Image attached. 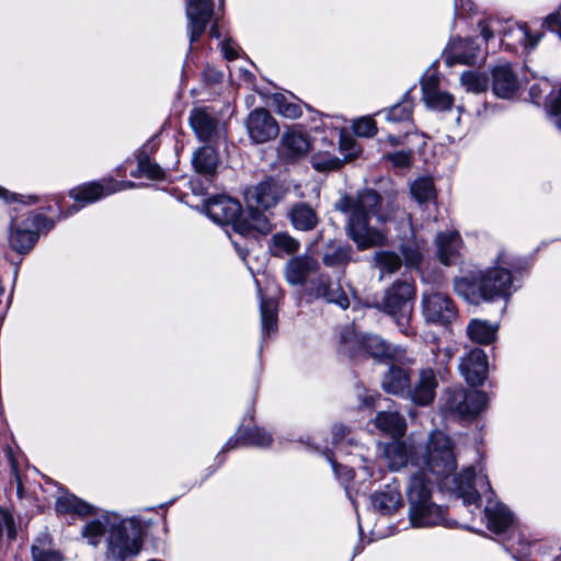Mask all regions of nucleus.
I'll return each instance as SVG.
<instances>
[{"mask_svg":"<svg viewBox=\"0 0 561 561\" xmlns=\"http://www.w3.org/2000/svg\"><path fill=\"white\" fill-rule=\"evenodd\" d=\"M336 208L347 216V234L359 250L385 244L386 236L371 227L369 220L375 217L380 224L392 220L400 210L396 198H382L376 191L366 188L355 196H344Z\"/></svg>","mask_w":561,"mask_h":561,"instance_id":"1","label":"nucleus"},{"mask_svg":"<svg viewBox=\"0 0 561 561\" xmlns=\"http://www.w3.org/2000/svg\"><path fill=\"white\" fill-rule=\"evenodd\" d=\"M453 493L462 499L465 505H476L481 496H484L486 504L484 516L488 528L495 533H504L513 524V513L500 501L491 488L485 468L482 463L470 466L463 469L458 477L453 479Z\"/></svg>","mask_w":561,"mask_h":561,"instance_id":"2","label":"nucleus"},{"mask_svg":"<svg viewBox=\"0 0 561 561\" xmlns=\"http://www.w3.org/2000/svg\"><path fill=\"white\" fill-rule=\"evenodd\" d=\"M107 534V558L114 561L137 554L141 547V526L136 518H123L116 513H106L85 524L82 536L96 546Z\"/></svg>","mask_w":561,"mask_h":561,"instance_id":"3","label":"nucleus"},{"mask_svg":"<svg viewBox=\"0 0 561 561\" xmlns=\"http://www.w3.org/2000/svg\"><path fill=\"white\" fill-rule=\"evenodd\" d=\"M454 289L466 301L479 305L481 301H492L497 298L507 300L516 287L508 268L494 266L455 278Z\"/></svg>","mask_w":561,"mask_h":561,"instance_id":"4","label":"nucleus"},{"mask_svg":"<svg viewBox=\"0 0 561 561\" xmlns=\"http://www.w3.org/2000/svg\"><path fill=\"white\" fill-rule=\"evenodd\" d=\"M206 214L218 225H231L232 229L242 236H247L253 230L260 233H266L271 230L265 214L248 208L243 213L240 203L226 195L210 198L206 204Z\"/></svg>","mask_w":561,"mask_h":561,"instance_id":"5","label":"nucleus"},{"mask_svg":"<svg viewBox=\"0 0 561 561\" xmlns=\"http://www.w3.org/2000/svg\"><path fill=\"white\" fill-rule=\"evenodd\" d=\"M432 482L422 470L411 474L407 486L409 519L413 527L451 526L442 506L432 501Z\"/></svg>","mask_w":561,"mask_h":561,"instance_id":"6","label":"nucleus"},{"mask_svg":"<svg viewBox=\"0 0 561 561\" xmlns=\"http://www.w3.org/2000/svg\"><path fill=\"white\" fill-rule=\"evenodd\" d=\"M341 352L351 358L358 357L362 352L379 362H397L404 357L405 351L398 345H392L377 334L359 336L351 329H345L340 334Z\"/></svg>","mask_w":561,"mask_h":561,"instance_id":"7","label":"nucleus"},{"mask_svg":"<svg viewBox=\"0 0 561 561\" xmlns=\"http://www.w3.org/2000/svg\"><path fill=\"white\" fill-rule=\"evenodd\" d=\"M54 221L43 214L27 211L12 217L8 229L9 247L19 254L28 253L37 243L42 231H49Z\"/></svg>","mask_w":561,"mask_h":561,"instance_id":"8","label":"nucleus"},{"mask_svg":"<svg viewBox=\"0 0 561 561\" xmlns=\"http://www.w3.org/2000/svg\"><path fill=\"white\" fill-rule=\"evenodd\" d=\"M426 469L437 479L444 482V486L453 493V479L449 474L456 469V458L453 451V445L448 436L440 431L431 433L426 453L424 457ZM460 473L456 474L458 477Z\"/></svg>","mask_w":561,"mask_h":561,"instance_id":"9","label":"nucleus"},{"mask_svg":"<svg viewBox=\"0 0 561 561\" xmlns=\"http://www.w3.org/2000/svg\"><path fill=\"white\" fill-rule=\"evenodd\" d=\"M415 298L414 284L409 280H396L386 291L380 309L389 314L400 331L409 335V323L413 313Z\"/></svg>","mask_w":561,"mask_h":561,"instance_id":"10","label":"nucleus"},{"mask_svg":"<svg viewBox=\"0 0 561 561\" xmlns=\"http://www.w3.org/2000/svg\"><path fill=\"white\" fill-rule=\"evenodd\" d=\"M421 313L426 324L448 327L456 320L458 309L447 294L428 289L421 296Z\"/></svg>","mask_w":561,"mask_h":561,"instance_id":"11","label":"nucleus"},{"mask_svg":"<svg viewBox=\"0 0 561 561\" xmlns=\"http://www.w3.org/2000/svg\"><path fill=\"white\" fill-rule=\"evenodd\" d=\"M488 403V397L483 391L454 389L447 393L446 409L460 417L477 416Z\"/></svg>","mask_w":561,"mask_h":561,"instance_id":"12","label":"nucleus"},{"mask_svg":"<svg viewBox=\"0 0 561 561\" xmlns=\"http://www.w3.org/2000/svg\"><path fill=\"white\" fill-rule=\"evenodd\" d=\"M286 187L275 179L262 181L256 186L249 188L245 193V199L249 210H263L276 206L286 193Z\"/></svg>","mask_w":561,"mask_h":561,"instance_id":"13","label":"nucleus"},{"mask_svg":"<svg viewBox=\"0 0 561 561\" xmlns=\"http://www.w3.org/2000/svg\"><path fill=\"white\" fill-rule=\"evenodd\" d=\"M187 30L191 45L199 39L214 14L213 0H186Z\"/></svg>","mask_w":561,"mask_h":561,"instance_id":"14","label":"nucleus"},{"mask_svg":"<svg viewBox=\"0 0 561 561\" xmlns=\"http://www.w3.org/2000/svg\"><path fill=\"white\" fill-rule=\"evenodd\" d=\"M310 294L316 299L334 304L344 310L350 307V299L340 283V278L333 280L328 274H320L310 282Z\"/></svg>","mask_w":561,"mask_h":561,"instance_id":"15","label":"nucleus"},{"mask_svg":"<svg viewBox=\"0 0 561 561\" xmlns=\"http://www.w3.org/2000/svg\"><path fill=\"white\" fill-rule=\"evenodd\" d=\"M247 129L250 138L256 144L274 139L279 131L276 121L265 108H255L250 113Z\"/></svg>","mask_w":561,"mask_h":561,"instance_id":"16","label":"nucleus"},{"mask_svg":"<svg viewBox=\"0 0 561 561\" xmlns=\"http://www.w3.org/2000/svg\"><path fill=\"white\" fill-rule=\"evenodd\" d=\"M546 92H549L545 102L547 114L552 124L561 131V87L552 89L547 79H541L530 87L529 96L533 103L539 104Z\"/></svg>","mask_w":561,"mask_h":561,"instance_id":"17","label":"nucleus"},{"mask_svg":"<svg viewBox=\"0 0 561 561\" xmlns=\"http://www.w3.org/2000/svg\"><path fill=\"white\" fill-rule=\"evenodd\" d=\"M437 387L438 381L436 373L432 367H425L420 369L414 382H410L407 397H409L413 403L426 407L434 401Z\"/></svg>","mask_w":561,"mask_h":561,"instance_id":"18","label":"nucleus"},{"mask_svg":"<svg viewBox=\"0 0 561 561\" xmlns=\"http://www.w3.org/2000/svg\"><path fill=\"white\" fill-rule=\"evenodd\" d=\"M488 357L481 348H473L459 363V370L471 386H480L488 377Z\"/></svg>","mask_w":561,"mask_h":561,"instance_id":"19","label":"nucleus"},{"mask_svg":"<svg viewBox=\"0 0 561 561\" xmlns=\"http://www.w3.org/2000/svg\"><path fill=\"white\" fill-rule=\"evenodd\" d=\"M188 119L192 129L201 141H213L218 135V119L209 108L196 107L192 110Z\"/></svg>","mask_w":561,"mask_h":561,"instance_id":"20","label":"nucleus"},{"mask_svg":"<svg viewBox=\"0 0 561 561\" xmlns=\"http://www.w3.org/2000/svg\"><path fill=\"white\" fill-rule=\"evenodd\" d=\"M438 84L439 79L435 75H431L421 81L423 101L427 107L434 111L450 110L454 104V96L442 91Z\"/></svg>","mask_w":561,"mask_h":561,"instance_id":"21","label":"nucleus"},{"mask_svg":"<svg viewBox=\"0 0 561 561\" xmlns=\"http://www.w3.org/2000/svg\"><path fill=\"white\" fill-rule=\"evenodd\" d=\"M319 267L318 261L309 255H298L290 259L284 267L285 279L293 286H302L308 276Z\"/></svg>","mask_w":561,"mask_h":561,"instance_id":"22","label":"nucleus"},{"mask_svg":"<svg viewBox=\"0 0 561 561\" xmlns=\"http://www.w3.org/2000/svg\"><path fill=\"white\" fill-rule=\"evenodd\" d=\"M370 503L373 508L382 515H391L399 511L403 506V500L398 482L393 480L383 490L374 493Z\"/></svg>","mask_w":561,"mask_h":561,"instance_id":"23","label":"nucleus"},{"mask_svg":"<svg viewBox=\"0 0 561 561\" xmlns=\"http://www.w3.org/2000/svg\"><path fill=\"white\" fill-rule=\"evenodd\" d=\"M519 89V81L511 65L500 64L492 69V90L502 99L513 98Z\"/></svg>","mask_w":561,"mask_h":561,"instance_id":"24","label":"nucleus"},{"mask_svg":"<svg viewBox=\"0 0 561 561\" xmlns=\"http://www.w3.org/2000/svg\"><path fill=\"white\" fill-rule=\"evenodd\" d=\"M448 64L472 65L477 61L479 46L471 38L453 39L445 50Z\"/></svg>","mask_w":561,"mask_h":561,"instance_id":"25","label":"nucleus"},{"mask_svg":"<svg viewBox=\"0 0 561 561\" xmlns=\"http://www.w3.org/2000/svg\"><path fill=\"white\" fill-rule=\"evenodd\" d=\"M437 254L445 265L455 264L459 257L461 239L458 231L440 232L436 237Z\"/></svg>","mask_w":561,"mask_h":561,"instance_id":"26","label":"nucleus"},{"mask_svg":"<svg viewBox=\"0 0 561 561\" xmlns=\"http://www.w3.org/2000/svg\"><path fill=\"white\" fill-rule=\"evenodd\" d=\"M309 149V140L304 134L288 131L282 136L278 151L283 158L291 161L305 156Z\"/></svg>","mask_w":561,"mask_h":561,"instance_id":"27","label":"nucleus"},{"mask_svg":"<svg viewBox=\"0 0 561 561\" xmlns=\"http://www.w3.org/2000/svg\"><path fill=\"white\" fill-rule=\"evenodd\" d=\"M411 377L408 371L402 366L392 364L388 371L383 375L381 386L382 389L392 394H408V390L410 387Z\"/></svg>","mask_w":561,"mask_h":561,"instance_id":"28","label":"nucleus"},{"mask_svg":"<svg viewBox=\"0 0 561 561\" xmlns=\"http://www.w3.org/2000/svg\"><path fill=\"white\" fill-rule=\"evenodd\" d=\"M352 247L329 241L322 252V263L328 267H345L352 261Z\"/></svg>","mask_w":561,"mask_h":561,"instance_id":"29","label":"nucleus"},{"mask_svg":"<svg viewBox=\"0 0 561 561\" xmlns=\"http://www.w3.org/2000/svg\"><path fill=\"white\" fill-rule=\"evenodd\" d=\"M376 427L392 436L393 438L404 435L407 423L403 416L397 411H381L375 417Z\"/></svg>","mask_w":561,"mask_h":561,"instance_id":"30","label":"nucleus"},{"mask_svg":"<svg viewBox=\"0 0 561 561\" xmlns=\"http://www.w3.org/2000/svg\"><path fill=\"white\" fill-rule=\"evenodd\" d=\"M69 195L76 202L91 204L111 194L107 193V180L104 179L75 187L69 192Z\"/></svg>","mask_w":561,"mask_h":561,"instance_id":"31","label":"nucleus"},{"mask_svg":"<svg viewBox=\"0 0 561 561\" xmlns=\"http://www.w3.org/2000/svg\"><path fill=\"white\" fill-rule=\"evenodd\" d=\"M499 330L496 323H491L486 320L472 319L467 325V334L469 339L479 344L492 343Z\"/></svg>","mask_w":561,"mask_h":561,"instance_id":"32","label":"nucleus"},{"mask_svg":"<svg viewBox=\"0 0 561 561\" xmlns=\"http://www.w3.org/2000/svg\"><path fill=\"white\" fill-rule=\"evenodd\" d=\"M219 163L217 151L211 146H204L193 156V165L197 173L215 174Z\"/></svg>","mask_w":561,"mask_h":561,"instance_id":"33","label":"nucleus"},{"mask_svg":"<svg viewBox=\"0 0 561 561\" xmlns=\"http://www.w3.org/2000/svg\"><path fill=\"white\" fill-rule=\"evenodd\" d=\"M290 220L296 229L302 231L311 230L318 224L316 211L305 203H300L293 207L290 211Z\"/></svg>","mask_w":561,"mask_h":561,"instance_id":"34","label":"nucleus"},{"mask_svg":"<svg viewBox=\"0 0 561 561\" xmlns=\"http://www.w3.org/2000/svg\"><path fill=\"white\" fill-rule=\"evenodd\" d=\"M245 419L238 428V434L241 437L243 445H251L256 447H267L272 443L271 435L264 430L256 426L247 427Z\"/></svg>","mask_w":561,"mask_h":561,"instance_id":"35","label":"nucleus"},{"mask_svg":"<svg viewBox=\"0 0 561 561\" xmlns=\"http://www.w3.org/2000/svg\"><path fill=\"white\" fill-rule=\"evenodd\" d=\"M270 247L273 255L283 257L296 253L300 243L286 232H277L272 237Z\"/></svg>","mask_w":561,"mask_h":561,"instance_id":"36","label":"nucleus"},{"mask_svg":"<svg viewBox=\"0 0 561 561\" xmlns=\"http://www.w3.org/2000/svg\"><path fill=\"white\" fill-rule=\"evenodd\" d=\"M412 107V101L405 95L399 103L377 114L383 115L389 123H407L411 119Z\"/></svg>","mask_w":561,"mask_h":561,"instance_id":"37","label":"nucleus"},{"mask_svg":"<svg viewBox=\"0 0 561 561\" xmlns=\"http://www.w3.org/2000/svg\"><path fill=\"white\" fill-rule=\"evenodd\" d=\"M383 457L391 470H399L408 463V450L403 443L394 440L386 445Z\"/></svg>","mask_w":561,"mask_h":561,"instance_id":"38","label":"nucleus"},{"mask_svg":"<svg viewBox=\"0 0 561 561\" xmlns=\"http://www.w3.org/2000/svg\"><path fill=\"white\" fill-rule=\"evenodd\" d=\"M55 508L60 514L76 513L85 516L91 513V506L72 494L59 496Z\"/></svg>","mask_w":561,"mask_h":561,"instance_id":"39","label":"nucleus"},{"mask_svg":"<svg viewBox=\"0 0 561 561\" xmlns=\"http://www.w3.org/2000/svg\"><path fill=\"white\" fill-rule=\"evenodd\" d=\"M262 333L271 334L277 328V304L274 299L261 298L260 301Z\"/></svg>","mask_w":561,"mask_h":561,"instance_id":"40","label":"nucleus"},{"mask_svg":"<svg viewBox=\"0 0 561 561\" xmlns=\"http://www.w3.org/2000/svg\"><path fill=\"white\" fill-rule=\"evenodd\" d=\"M508 36L514 37L519 44L530 49L535 48L540 39V36H533L529 33V30L526 25H516L510 27L508 31L504 33L503 38L501 39L502 44L506 45L507 49L512 48V45L510 43H505V39Z\"/></svg>","mask_w":561,"mask_h":561,"instance_id":"41","label":"nucleus"},{"mask_svg":"<svg viewBox=\"0 0 561 561\" xmlns=\"http://www.w3.org/2000/svg\"><path fill=\"white\" fill-rule=\"evenodd\" d=\"M424 243L417 239L404 242L400 245V251L404 257V263L409 267H417L423 259Z\"/></svg>","mask_w":561,"mask_h":561,"instance_id":"42","label":"nucleus"},{"mask_svg":"<svg viewBox=\"0 0 561 561\" xmlns=\"http://www.w3.org/2000/svg\"><path fill=\"white\" fill-rule=\"evenodd\" d=\"M376 266L381 271V273L393 274L396 273L402 265V260L399 254L393 251H378L374 256Z\"/></svg>","mask_w":561,"mask_h":561,"instance_id":"43","label":"nucleus"},{"mask_svg":"<svg viewBox=\"0 0 561 561\" xmlns=\"http://www.w3.org/2000/svg\"><path fill=\"white\" fill-rule=\"evenodd\" d=\"M412 196L419 203H425L434 197V183L431 178L416 179L410 186Z\"/></svg>","mask_w":561,"mask_h":561,"instance_id":"44","label":"nucleus"},{"mask_svg":"<svg viewBox=\"0 0 561 561\" xmlns=\"http://www.w3.org/2000/svg\"><path fill=\"white\" fill-rule=\"evenodd\" d=\"M460 82L467 91L473 93H481L488 88L486 77L474 71L463 72L460 77Z\"/></svg>","mask_w":561,"mask_h":561,"instance_id":"45","label":"nucleus"},{"mask_svg":"<svg viewBox=\"0 0 561 561\" xmlns=\"http://www.w3.org/2000/svg\"><path fill=\"white\" fill-rule=\"evenodd\" d=\"M31 550L33 561H62L60 552L47 547L42 540L34 543Z\"/></svg>","mask_w":561,"mask_h":561,"instance_id":"46","label":"nucleus"},{"mask_svg":"<svg viewBox=\"0 0 561 561\" xmlns=\"http://www.w3.org/2000/svg\"><path fill=\"white\" fill-rule=\"evenodd\" d=\"M354 133L360 137H371L377 133L376 122L371 116H364L353 124Z\"/></svg>","mask_w":561,"mask_h":561,"instance_id":"47","label":"nucleus"},{"mask_svg":"<svg viewBox=\"0 0 561 561\" xmlns=\"http://www.w3.org/2000/svg\"><path fill=\"white\" fill-rule=\"evenodd\" d=\"M140 175H145L152 180L162 179L164 173L163 170L157 163L150 161V159L145 160L144 164H138L137 171L131 172V176L138 178Z\"/></svg>","mask_w":561,"mask_h":561,"instance_id":"48","label":"nucleus"},{"mask_svg":"<svg viewBox=\"0 0 561 561\" xmlns=\"http://www.w3.org/2000/svg\"><path fill=\"white\" fill-rule=\"evenodd\" d=\"M385 159L391 162L394 168L405 169L410 168L413 160L412 150H399L387 153Z\"/></svg>","mask_w":561,"mask_h":561,"instance_id":"49","label":"nucleus"},{"mask_svg":"<svg viewBox=\"0 0 561 561\" xmlns=\"http://www.w3.org/2000/svg\"><path fill=\"white\" fill-rule=\"evenodd\" d=\"M347 433V427L342 424H336L332 427V445L336 451H344L346 449L345 446L348 442L345 438Z\"/></svg>","mask_w":561,"mask_h":561,"instance_id":"50","label":"nucleus"},{"mask_svg":"<svg viewBox=\"0 0 561 561\" xmlns=\"http://www.w3.org/2000/svg\"><path fill=\"white\" fill-rule=\"evenodd\" d=\"M323 453L327 455L336 476H340L341 474L340 470H342L346 479H352L354 477L353 469H351L346 466H344V467L337 466L335 459H333V451L329 448L328 445H325L323 447Z\"/></svg>","mask_w":561,"mask_h":561,"instance_id":"51","label":"nucleus"},{"mask_svg":"<svg viewBox=\"0 0 561 561\" xmlns=\"http://www.w3.org/2000/svg\"><path fill=\"white\" fill-rule=\"evenodd\" d=\"M157 141L154 138L148 140L142 147L138 150L137 153V162L138 164H144L145 160L150 159V154H152L157 150Z\"/></svg>","mask_w":561,"mask_h":561,"instance_id":"52","label":"nucleus"},{"mask_svg":"<svg viewBox=\"0 0 561 561\" xmlns=\"http://www.w3.org/2000/svg\"><path fill=\"white\" fill-rule=\"evenodd\" d=\"M202 76L204 82L209 85L219 83L222 79V72L210 66L204 68Z\"/></svg>","mask_w":561,"mask_h":561,"instance_id":"53","label":"nucleus"},{"mask_svg":"<svg viewBox=\"0 0 561 561\" xmlns=\"http://www.w3.org/2000/svg\"><path fill=\"white\" fill-rule=\"evenodd\" d=\"M136 187V183L131 181H117L113 179L107 180V193L114 194L128 188Z\"/></svg>","mask_w":561,"mask_h":561,"instance_id":"54","label":"nucleus"},{"mask_svg":"<svg viewBox=\"0 0 561 561\" xmlns=\"http://www.w3.org/2000/svg\"><path fill=\"white\" fill-rule=\"evenodd\" d=\"M545 23L550 31L558 33V35L561 39V15H560V13L553 12V13L549 14L546 18Z\"/></svg>","mask_w":561,"mask_h":561,"instance_id":"55","label":"nucleus"},{"mask_svg":"<svg viewBox=\"0 0 561 561\" xmlns=\"http://www.w3.org/2000/svg\"><path fill=\"white\" fill-rule=\"evenodd\" d=\"M435 356L437 357V362L439 365V367H437V374L440 375L442 368L445 369L446 365L453 358L454 353H453L451 348H444V350L438 348L437 353H435Z\"/></svg>","mask_w":561,"mask_h":561,"instance_id":"56","label":"nucleus"},{"mask_svg":"<svg viewBox=\"0 0 561 561\" xmlns=\"http://www.w3.org/2000/svg\"><path fill=\"white\" fill-rule=\"evenodd\" d=\"M221 51L228 60H233L238 57L237 46L231 41H224L221 43Z\"/></svg>","mask_w":561,"mask_h":561,"instance_id":"57","label":"nucleus"},{"mask_svg":"<svg viewBox=\"0 0 561 561\" xmlns=\"http://www.w3.org/2000/svg\"><path fill=\"white\" fill-rule=\"evenodd\" d=\"M479 30L480 34L483 37L484 41H489L494 37V27H493V21H481L479 23Z\"/></svg>","mask_w":561,"mask_h":561,"instance_id":"58","label":"nucleus"},{"mask_svg":"<svg viewBox=\"0 0 561 561\" xmlns=\"http://www.w3.org/2000/svg\"><path fill=\"white\" fill-rule=\"evenodd\" d=\"M280 113L288 118H297L301 115V110L296 104H284L280 106Z\"/></svg>","mask_w":561,"mask_h":561,"instance_id":"59","label":"nucleus"},{"mask_svg":"<svg viewBox=\"0 0 561 561\" xmlns=\"http://www.w3.org/2000/svg\"><path fill=\"white\" fill-rule=\"evenodd\" d=\"M341 147L344 150H348L350 151L347 153L348 157H356L360 152V149L357 146L356 141L354 139H352V138H344V139H342Z\"/></svg>","mask_w":561,"mask_h":561,"instance_id":"60","label":"nucleus"},{"mask_svg":"<svg viewBox=\"0 0 561 561\" xmlns=\"http://www.w3.org/2000/svg\"><path fill=\"white\" fill-rule=\"evenodd\" d=\"M339 165H340V160L337 158L329 159L323 162L316 161L313 163V167L317 170H333V169L339 168Z\"/></svg>","mask_w":561,"mask_h":561,"instance_id":"61","label":"nucleus"},{"mask_svg":"<svg viewBox=\"0 0 561 561\" xmlns=\"http://www.w3.org/2000/svg\"><path fill=\"white\" fill-rule=\"evenodd\" d=\"M376 400H380V394L368 392L363 398V404L366 407H374Z\"/></svg>","mask_w":561,"mask_h":561,"instance_id":"62","label":"nucleus"},{"mask_svg":"<svg viewBox=\"0 0 561 561\" xmlns=\"http://www.w3.org/2000/svg\"><path fill=\"white\" fill-rule=\"evenodd\" d=\"M239 442H241V437L237 433L234 437H231V438L228 439V442L222 447L221 453H226V451H228L230 449H233L238 445Z\"/></svg>","mask_w":561,"mask_h":561,"instance_id":"63","label":"nucleus"},{"mask_svg":"<svg viewBox=\"0 0 561 561\" xmlns=\"http://www.w3.org/2000/svg\"><path fill=\"white\" fill-rule=\"evenodd\" d=\"M402 139H403V137H402V136L389 135V136L387 137V141H388L391 146H398V145L402 144Z\"/></svg>","mask_w":561,"mask_h":561,"instance_id":"64","label":"nucleus"}]
</instances>
